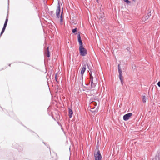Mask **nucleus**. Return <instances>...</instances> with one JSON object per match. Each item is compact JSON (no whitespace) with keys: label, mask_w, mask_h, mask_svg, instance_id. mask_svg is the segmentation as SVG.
<instances>
[{"label":"nucleus","mask_w":160,"mask_h":160,"mask_svg":"<svg viewBox=\"0 0 160 160\" xmlns=\"http://www.w3.org/2000/svg\"><path fill=\"white\" fill-rule=\"evenodd\" d=\"M79 50L81 55L85 56L87 54V50L83 47V45L79 46Z\"/></svg>","instance_id":"f257e3e1"},{"label":"nucleus","mask_w":160,"mask_h":160,"mask_svg":"<svg viewBox=\"0 0 160 160\" xmlns=\"http://www.w3.org/2000/svg\"><path fill=\"white\" fill-rule=\"evenodd\" d=\"M118 71L119 72V77L121 81V82L123 84V76L120 67V64H119L118 65Z\"/></svg>","instance_id":"f03ea898"},{"label":"nucleus","mask_w":160,"mask_h":160,"mask_svg":"<svg viewBox=\"0 0 160 160\" xmlns=\"http://www.w3.org/2000/svg\"><path fill=\"white\" fill-rule=\"evenodd\" d=\"M94 156L95 160H101L102 157L99 151H98L97 153L94 154Z\"/></svg>","instance_id":"7ed1b4c3"},{"label":"nucleus","mask_w":160,"mask_h":160,"mask_svg":"<svg viewBox=\"0 0 160 160\" xmlns=\"http://www.w3.org/2000/svg\"><path fill=\"white\" fill-rule=\"evenodd\" d=\"M132 115V113H129L125 115L123 117V119L124 120H128L129 118Z\"/></svg>","instance_id":"20e7f679"},{"label":"nucleus","mask_w":160,"mask_h":160,"mask_svg":"<svg viewBox=\"0 0 160 160\" xmlns=\"http://www.w3.org/2000/svg\"><path fill=\"white\" fill-rule=\"evenodd\" d=\"M8 18H7L6 19L5 23L4 25L3 28L2 30V31L1 32V35L5 31V30L6 29V27L7 25V24L8 22Z\"/></svg>","instance_id":"39448f33"},{"label":"nucleus","mask_w":160,"mask_h":160,"mask_svg":"<svg viewBox=\"0 0 160 160\" xmlns=\"http://www.w3.org/2000/svg\"><path fill=\"white\" fill-rule=\"evenodd\" d=\"M60 9L59 6V3L58 4V6L57 7L56 11V15L57 17L59 18L60 16Z\"/></svg>","instance_id":"423d86ee"},{"label":"nucleus","mask_w":160,"mask_h":160,"mask_svg":"<svg viewBox=\"0 0 160 160\" xmlns=\"http://www.w3.org/2000/svg\"><path fill=\"white\" fill-rule=\"evenodd\" d=\"M77 37H78V42L79 44V46H81L83 45L82 42L81 40V37H80V34L79 32L78 33V34Z\"/></svg>","instance_id":"0eeeda50"},{"label":"nucleus","mask_w":160,"mask_h":160,"mask_svg":"<svg viewBox=\"0 0 160 160\" xmlns=\"http://www.w3.org/2000/svg\"><path fill=\"white\" fill-rule=\"evenodd\" d=\"M44 54L48 57H50V54L49 53V48L48 47L45 51Z\"/></svg>","instance_id":"6e6552de"},{"label":"nucleus","mask_w":160,"mask_h":160,"mask_svg":"<svg viewBox=\"0 0 160 160\" xmlns=\"http://www.w3.org/2000/svg\"><path fill=\"white\" fill-rule=\"evenodd\" d=\"M150 15V14L148 13L147 15L145 16L144 17H143V18H142V20L144 22H145L149 18Z\"/></svg>","instance_id":"1a4fd4ad"},{"label":"nucleus","mask_w":160,"mask_h":160,"mask_svg":"<svg viewBox=\"0 0 160 160\" xmlns=\"http://www.w3.org/2000/svg\"><path fill=\"white\" fill-rule=\"evenodd\" d=\"M86 65H84L83 67L81 69V74L82 75V76H83L85 71L86 70Z\"/></svg>","instance_id":"9d476101"},{"label":"nucleus","mask_w":160,"mask_h":160,"mask_svg":"<svg viewBox=\"0 0 160 160\" xmlns=\"http://www.w3.org/2000/svg\"><path fill=\"white\" fill-rule=\"evenodd\" d=\"M73 112L72 110L70 109L69 110V116L70 118H71L72 116Z\"/></svg>","instance_id":"9b49d317"},{"label":"nucleus","mask_w":160,"mask_h":160,"mask_svg":"<svg viewBox=\"0 0 160 160\" xmlns=\"http://www.w3.org/2000/svg\"><path fill=\"white\" fill-rule=\"evenodd\" d=\"M91 89L93 88L95 86V84L93 82V80L91 81Z\"/></svg>","instance_id":"f8f14e48"},{"label":"nucleus","mask_w":160,"mask_h":160,"mask_svg":"<svg viewBox=\"0 0 160 160\" xmlns=\"http://www.w3.org/2000/svg\"><path fill=\"white\" fill-rule=\"evenodd\" d=\"M142 101L144 103H145L146 102V98L145 95L142 96Z\"/></svg>","instance_id":"ddd939ff"},{"label":"nucleus","mask_w":160,"mask_h":160,"mask_svg":"<svg viewBox=\"0 0 160 160\" xmlns=\"http://www.w3.org/2000/svg\"><path fill=\"white\" fill-rule=\"evenodd\" d=\"M62 11L60 16V20L61 23L62 22Z\"/></svg>","instance_id":"4468645a"},{"label":"nucleus","mask_w":160,"mask_h":160,"mask_svg":"<svg viewBox=\"0 0 160 160\" xmlns=\"http://www.w3.org/2000/svg\"><path fill=\"white\" fill-rule=\"evenodd\" d=\"M89 73L90 75V79H91V81H92V80H93V78L91 72V71H90V72H89Z\"/></svg>","instance_id":"2eb2a0df"},{"label":"nucleus","mask_w":160,"mask_h":160,"mask_svg":"<svg viewBox=\"0 0 160 160\" xmlns=\"http://www.w3.org/2000/svg\"><path fill=\"white\" fill-rule=\"evenodd\" d=\"M123 0L128 4H130L131 3L128 0Z\"/></svg>","instance_id":"dca6fc26"},{"label":"nucleus","mask_w":160,"mask_h":160,"mask_svg":"<svg viewBox=\"0 0 160 160\" xmlns=\"http://www.w3.org/2000/svg\"><path fill=\"white\" fill-rule=\"evenodd\" d=\"M77 31V28H75V29L72 30V32L73 33H75Z\"/></svg>","instance_id":"f3484780"},{"label":"nucleus","mask_w":160,"mask_h":160,"mask_svg":"<svg viewBox=\"0 0 160 160\" xmlns=\"http://www.w3.org/2000/svg\"><path fill=\"white\" fill-rule=\"evenodd\" d=\"M158 85L159 87H160V81L158 82Z\"/></svg>","instance_id":"a211bd4d"},{"label":"nucleus","mask_w":160,"mask_h":160,"mask_svg":"<svg viewBox=\"0 0 160 160\" xmlns=\"http://www.w3.org/2000/svg\"><path fill=\"white\" fill-rule=\"evenodd\" d=\"M57 74H56L55 75V79L56 80V81L57 82L58 81H57Z\"/></svg>","instance_id":"6ab92c4d"},{"label":"nucleus","mask_w":160,"mask_h":160,"mask_svg":"<svg viewBox=\"0 0 160 160\" xmlns=\"http://www.w3.org/2000/svg\"><path fill=\"white\" fill-rule=\"evenodd\" d=\"M98 0H97V2H98Z\"/></svg>","instance_id":"aec40b11"}]
</instances>
